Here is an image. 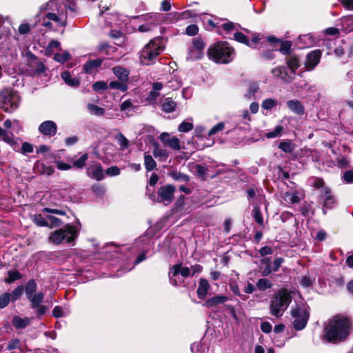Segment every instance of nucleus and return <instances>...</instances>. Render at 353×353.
<instances>
[{
    "instance_id": "obj_23",
    "label": "nucleus",
    "mask_w": 353,
    "mask_h": 353,
    "mask_svg": "<svg viewBox=\"0 0 353 353\" xmlns=\"http://www.w3.org/2000/svg\"><path fill=\"white\" fill-rule=\"evenodd\" d=\"M286 104L288 108L296 114L303 115L305 113V108L299 100H289Z\"/></svg>"
},
{
    "instance_id": "obj_5",
    "label": "nucleus",
    "mask_w": 353,
    "mask_h": 353,
    "mask_svg": "<svg viewBox=\"0 0 353 353\" xmlns=\"http://www.w3.org/2000/svg\"><path fill=\"white\" fill-rule=\"evenodd\" d=\"M79 230L72 224H66L60 229L50 233L49 241L54 245H59L64 241L67 243H72L79 235Z\"/></svg>"
},
{
    "instance_id": "obj_3",
    "label": "nucleus",
    "mask_w": 353,
    "mask_h": 353,
    "mask_svg": "<svg viewBox=\"0 0 353 353\" xmlns=\"http://www.w3.org/2000/svg\"><path fill=\"white\" fill-rule=\"evenodd\" d=\"M158 38L151 39L139 52L140 63L143 65H152L156 63L157 57L163 51Z\"/></svg>"
},
{
    "instance_id": "obj_49",
    "label": "nucleus",
    "mask_w": 353,
    "mask_h": 353,
    "mask_svg": "<svg viewBox=\"0 0 353 353\" xmlns=\"http://www.w3.org/2000/svg\"><path fill=\"white\" fill-rule=\"evenodd\" d=\"M153 154L155 157H159L163 160H166L169 157V152L165 149L155 147L153 150Z\"/></svg>"
},
{
    "instance_id": "obj_28",
    "label": "nucleus",
    "mask_w": 353,
    "mask_h": 353,
    "mask_svg": "<svg viewBox=\"0 0 353 353\" xmlns=\"http://www.w3.org/2000/svg\"><path fill=\"white\" fill-rule=\"evenodd\" d=\"M261 47L259 48V57L261 60L263 61H270L275 59L276 55L275 53L272 52V50H270L268 48H263L261 50Z\"/></svg>"
},
{
    "instance_id": "obj_14",
    "label": "nucleus",
    "mask_w": 353,
    "mask_h": 353,
    "mask_svg": "<svg viewBox=\"0 0 353 353\" xmlns=\"http://www.w3.org/2000/svg\"><path fill=\"white\" fill-rule=\"evenodd\" d=\"M322 52L317 49L311 51L306 56L305 66L308 70H313L319 63Z\"/></svg>"
},
{
    "instance_id": "obj_15",
    "label": "nucleus",
    "mask_w": 353,
    "mask_h": 353,
    "mask_svg": "<svg viewBox=\"0 0 353 353\" xmlns=\"http://www.w3.org/2000/svg\"><path fill=\"white\" fill-rule=\"evenodd\" d=\"M87 174L91 179L98 181H102L105 178L103 167L99 163L91 165L87 170Z\"/></svg>"
},
{
    "instance_id": "obj_32",
    "label": "nucleus",
    "mask_w": 353,
    "mask_h": 353,
    "mask_svg": "<svg viewBox=\"0 0 353 353\" xmlns=\"http://www.w3.org/2000/svg\"><path fill=\"white\" fill-rule=\"evenodd\" d=\"M279 148L285 153H292L295 149V145L290 140L279 143Z\"/></svg>"
},
{
    "instance_id": "obj_21",
    "label": "nucleus",
    "mask_w": 353,
    "mask_h": 353,
    "mask_svg": "<svg viewBox=\"0 0 353 353\" xmlns=\"http://www.w3.org/2000/svg\"><path fill=\"white\" fill-rule=\"evenodd\" d=\"M103 58H98L97 59H89L83 65V70L86 74H92L94 70L101 67L103 62Z\"/></svg>"
},
{
    "instance_id": "obj_25",
    "label": "nucleus",
    "mask_w": 353,
    "mask_h": 353,
    "mask_svg": "<svg viewBox=\"0 0 353 353\" xmlns=\"http://www.w3.org/2000/svg\"><path fill=\"white\" fill-rule=\"evenodd\" d=\"M61 77L64 82L73 88H77L80 85V81L78 78H72L71 74L69 71H64L61 74Z\"/></svg>"
},
{
    "instance_id": "obj_2",
    "label": "nucleus",
    "mask_w": 353,
    "mask_h": 353,
    "mask_svg": "<svg viewBox=\"0 0 353 353\" xmlns=\"http://www.w3.org/2000/svg\"><path fill=\"white\" fill-rule=\"evenodd\" d=\"M209 59L219 64H228L234 59V49L227 41H217L208 48Z\"/></svg>"
},
{
    "instance_id": "obj_39",
    "label": "nucleus",
    "mask_w": 353,
    "mask_h": 353,
    "mask_svg": "<svg viewBox=\"0 0 353 353\" xmlns=\"http://www.w3.org/2000/svg\"><path fill=\"white\" fill-rule=\"evenodd\" d=\"M252 214H253L254 221L259 225H260L262 228H263L264 227L263 218V215H262V213L261 212L259 207L256 206L254 208V209L252 210Z\"/></svg>"
},
{
    "instance_id": "obj_29",
    "label": "nucleus",
    "mask_w": 353,
    "mask_h": 353,
    "mask_svg": "<svg viewBox=\"0 0 353 353\" xmlns=\"http://www.w3.org/2000/svg\"><path fill=\"white\" fill-rule=\"evenodd\" d=\"M29 323L30 321L28 318L22 319L19 316H14L12 320V325L17 329H23Z\"/></svg>"
},
{
    "instance_id": "obj_51",
    "label": "nucleus",
    "mask_w": 353,
    "mask_h": 353,
    "mask_svg": "<svg viewBox=\"0 0 353 353\" xmlns=\"http://www.w3.org/2000/svg\"><path fill=\"white\" fill-rule=\"evenodd\" d=\"M47 219L49 221L48 228H52L54 227H60L63 223L62 221L60 219L53 216L52 215H48Z\"/></svg>"
},
{
    "instance_id": "obj_64",
    "label": "nucleus",
    "mask_w": 353,
    "mask_h": 353,
    "mask_svg": "<svg viewBox=\"0 0 353 353\" xmlns=\"http://www.w3.org/2000/svg\"><path fill=\"white\" fill-rule=\"evenodd\" d=\"M260 327H261V331L265 334L270 333L272 330V326L271 323L268 321L262 322Z\"/></svg>"
},
{
    "instance_id": "obj_50",
    "label": "nucleus",
    "mask_w": 353,
    "mask_h": 353,
    "mask_svg": "<svg viewBox=\"0 0 353 353\" xmlns=\"http://www.w3.org/2000/svg\"><path fill=\"white\" fill-rule=\"evenodd\" d=\"M277 105V101L271 98L263 101L261 107L264 110H271Z\"/></svg>"
},
{
    "instance_id": "obj_4",
    "label": "nucleus",
    "mask_w": 353,
    "mask_h": 353,
    "mask_svg": "<svg viewBox=\"0 0 353 353\" xmlns=\"http://www.w3.org/2000/svg\"><path fill=\"white\" fill-rule=\"evenodd\" d=\"M292 292L285 288L279 290L271 299L270 310V313L276 317L282 315L281 310H285L292 301Z\"/></svg>"
},
{
    "instance_id": "obj_10",
    "label": "nucleus",
    "mask_w": 353,
    "mask_h": 353,
    "mask_svg": "<svg viewBox=\"0 0 353 353\" xmlns=\"http://www.w3.org/2000/svg\"><path fill=\"white\" fill-rule=\"evenodd\" d=\"M27 65L32 76H39L47 70L46 65L31 51L26 52Z\"/></svg>"
},
{
    "instance_id": "obj_17",
    "label": "nucleus",
    "mask_w": 353,
    "mask_h": 353,
    "mask_svg": "<svg viewBox=\"0 0 353 353\" xmlns=\"http://www.w3.org/2000/svg\"><path fill=\"white\" fill-rule=\"evenodd\" d=\"M271 73L274 77L279 78L285 82H290L293 79L289 75L287 68L284 65H279L272 68Z\"/></svg>"
},
{
    "instance_id": "obj_27",
    "label": "nucleus",
    "mask_w": 353,
    "mask_h": 353,
    "mask_svg": "<svg viewBox=\"0 0 353 353\" xmlns=\"http://www.w3.org/2000/svg\"><path fill=\"white\" fill-rule=\"evenodd\" d=\"M27 299L30 301V307L32 309H36L41 305L44 299V294L41 292L37 294H33Z\"/></svg>"
},
{
    "instance_id": "obj_48",
    "label": "nucleus",
    "mask_w": 353,
    "mask_h": 353,
    "mask_svg": "<svg viewBox=\"0 0 353 353\" xmlns=\"http://www.w3.org/2000/svg\"><path fill=\"white\" fill-rule=\"evenodd\" d=\"M116 139L119 144V146L121 149H125L129 145V141L126 139V137L122 134L121 132H119L117 137Z\"/></svg>"
},
{
    "instance_id": "obj_59",
    "label": "nucleus",
    "mask_w": 353,
    "mask_h": 353,
    "mask_svg": "<svg viewBox=\"0 0 353 353\" xmlns=\"http://www.w3.org/2000/svg\"><path fill=\"white\" fill-rule=\"evenodd\" d=\"M199 32V27L196 24H191L186 27L185 33L188 36H195Z\"/></svg>"
},
{
    "instance_id": "obj_18",
    "label": "nucleus",
    "mask_w": 353,
    "mask_h": 353,
    "mask_svg": "<svg viewBox=\"0 0 353 353\" xmlns=\"http://www.w3.org/2000/svg\"><path fill=\"white\" fill-rule=\"evenodd\" d=\"M33 170L35 173L46 174L48 176L52 175L54 172V169L52 165H46L41 161H37L34 163Z\"/></svg>"
},
{
    "instance_id": "obj_16",
    "label": "nucleus",
    "mask_w": 353,
    "mask_h": 353,
    "mask_svg": "<svg viewBox=\"0 0 353 353\" xmlns=\"http://www.w3.org/2000/svg\"><path fill=\"white\" fill-rule=\"evenodd\" d=\"M285 56V63L287 65V68L290 70L292 74H295L296 70L301 66L300 57L297 54L292 52L290 55Z\"/></svg>"
},
{
    "instance_id": "obj_8",
    "label": "nucleus",
    "mask_w": 353,
    "mask_h": 353,
    "mask_svg": "<svg viewBox=\"0 0 353 353\" xmlns=\"http://www.w3.org/2000/svg\"><path fill=\"white\" fill-rule=\"evenodd\" d=\"M261 48H268L272 50L274 53L279 51L283 55H290L292 52V43L289 40H283L270 34L266 37V40L260 43Z\"/></svg>"
},
{
    "instance_id": "obj_26",
    "label": "nucleus",
    "mask_w": 353,
    "mask_h": 353,
    "mask_svg": "<svg viewBox=\"0 0 353 353\" xmlns=\"http://www.w3.org/2000/svg\"><path fill=\"white\" fill-rule=\"evenodd\" d=\"M176 108V103L170 97L165 99L162 102L161 110L166 113L173 112Z\"/></svg>"
},
{
    "instance_id": "obj_63",
    "label": "nucleus",
    "mask_w": 353,
    "mask_h": 353,
    "mask_svg": "<svg viewBox=\"0 0 353 353\" xmlns=\"http://www.w3.org/2000/svg\"><path fill=\"white\" fill-rule=\"evenodd\" d=\"M20 343L21 342L19 339H12L8 342L7 349L9 350L18 349L19 348Z\"/></svg>"
},
{
    "instance_id": "obj_24",
    "label": "nucleus",
    "mask_w": 353,
    "mask_h": 353,
    "mask_svg": "<svg viewBox=\"0 0 353 353\" xmlns=\"http://www.w3.org/2000/svg\"><path fill=\"white\" fill-rule=\"evenodd\" d=\"M114 74L119 79V81L127 83L128 81L129 72L121 66H116L112 69Z\"/></svg>"
},
{
    "instance_id": "obj_6",
    "label": "nucleus",
    "mask_w": 353,
    "mask_h": 353,
    "mask_svg": "<svg viewBox=\"0 0 353 353\" xmlns=\"http://www.w3.org/2000/svg\"><path fill=\"white\" fill-rule=\"evenodd\" d=\"M146 190L148 198L152 201L168 205L174 201L176 188L172 184H166L159 187L156 194L148 187L146 188Z\"/></svg>"
},
{
    "instance_id": "obj_38",
    "label": "nucleus",
    "mask_w": 353,
    "mask_h": 353,
    "mask_svg": "<svg viewBox=\"0 0 353 353\" xmlns=\"http://www.w3.org/2000/svg\"><path fill=\"white\" fill-rule=\"evenodd\" d=\"M256 285L259 290L265 291L271 288L272 283L268 279L262 278L258 280Z\"/></svg>"
},
{
    "instance_id": "obj_57",
    "label": "nucleus",
    "mask_w": 353,
    "mask_h": 353,
    "mask_svg": "<svg viewBox=\"0 0 353 353\" xmlns=\"http://www.w3.org/2000/svg\"><path fill=\"white\" fill-rule=\"evenodd\" d=\"M192 123L183 121L178 127V130L181 132H188L193 129Z\"/></svg>"
},
{
    "instance_id": "obj_37",
    "label": "nucleus",
    "mask_w": 353,
    "mask_h": 353,
    "mask_svg": "<svg viewBox=\"0 0 353 353\" xmlns=\"http://www.w3.org/2000/svg\"><path fill=\"white\" fill-rule=\"evenodd\" d=\"M170 176L177 181L188 182L190 181V176L184 173H181L177 171H172L170 172Z\"/></svg>"
},
{
    "instance_id": "obj_58",
    "label": "nucleus",
    "mask_w": 353,
    "mask_h": 353,
    "mask_svg": "<svg viewBox=\"0 0 353 353\" xmlns=\"http://www.w3.org/2000/svg\"><path fill=\"white\" fill-rule=\"evenodd\" d=\"M121 173L120 169L116 166L112 165L108 168H107L105 171V174L110 176H114L119 175Z\"/></svg>"
},
{
    "instance_id": "obj_33",
    "label": "nucleus",
    "mask_w": 353,
    "mask_h": 353,
    "mask_svg": "<svg viewBox=\"0 0 353 353\" xmlns=\"http://www.w3.org/2000/svg\"><path fill=\"white\" fill-rule=\"evenodd\" d=\"M234 39L241 43H243L250 48H255L254 46H252V44L250 43V40L248 39V37L244 34L243 33L241 32H236L234 34Z\"/></svg>"
},
{
    "instance_id": "obj_62",
    "label": "nucleus",
    "mask_w": 353,
    "mask_h": 353,
    "mask_svg": "<svg viewBox=\"0 0 353 353\" xmlns=\"http://www.w3.org/2000/svg\"><path fill=\"white\" fill-rule=\"evenodd\" d=\"M31 30V27L28 23H21L18 28L19 33L21 35L28 34Z\"/></svg>"
},
{
    "instance_id": "obj_60",
    "label": "nucleus",
    "mask_w": 353,
    "mask_h": 353,
    "mask_svg": "<svg viewBox=\"0 0 353 353\" xmlns=\"http://www.w3.org/2000/svg\"><path fill=\"white\" fill-rule=\"evenodd\" d=\"M33 151H34V147L31 143H30L28 142H24L22 143L20 152L23 154H26L28 153H32Z\"/></svg>"
},
{
    "instance_id": "obj_41",
    "label": "nucleus",
    "mask_w": 353,
    "mask_h": 353,
    "mask_svg": "<svg viewBox=\"0 0 353 353\" xmlns=\"http://www.w3.org/2000/svg\"><path fill=\"white\" fill-rule=\"evenodd\" d=\"M110 89H117L122 92L127 91L128 87L126 83L123 81H111L108 86Z\"/></svg>"
},
{
    "instance_id": "obj_44",
    "label": "nucleus",
    "mask_w": 353,
    "mask_h": 353,
    "mask_svg": "<svg viewBox=\"0 0 353 353\" xmlns=\"http://www.w3.org/2000/svg\"><path fill=\"white\" fill-rule=\"evenodd\" d=\"M87 108L90 111H91L94 114L97 116H103L104 115L105 110L103 108L98 106L97 105L88 103L87 105Z\"/></svg>"
},
{
    "instance_id": "obj_36",
    "label": "nucleus",
    "mask_w": 353,
    "mask_h": 353,
    "mask_svg": "<svg viewBox=\"0 0 353 353\" xmlns=\"http://www.w3.org/2000/svg\"><path fill=\"white\" fill-rule=\"evenodd\" d=\"M144 164L145 170L148 172L154 170L157 167V163L150 154H145L144 156Z\"/></svg>"
},
{
    "instance_id": "obj_53",
    "label": "nucleus",
    "mask_w": 353,
    "mask_h": 353,
    "mask_svg": "<svg viewBox=\"0 0 353 353\" xmlns=\"http://www.w3.org/2000/svg\"><path fill=\"white\" fill-rule=\"evenodd\" d=\"M168 145L175 150H179L181 149L180 141L176 137H172L171 139L167 140Z\"/></svg>"
},
{
    "instance_id": "obj_46",
    "label": "nucleus",
    "mask_w": 353,
    "mask_h": 353,
    "mask_svg": "<svg viewBox=\"0 0 353 353\" xmlns=\"http://www.w3.org/2000/svg\"><path fill=\"white\" fill-rule=\"evenodd\" d=\"M88 159V154L87 153L83 154L79 159L74 161L73 167L78 169H83L86 165V161Z\"/></svg>"
},
{
    "instance_id": "obj_61",
    "label": "nucleus",
    "mask_w": 353,
    "mask_h": 353,
    "mask_svg": "<svg viewBox=\"0 0 353 353\" xmlns=\"http://www.w3.org/2000/svg\"><path fill=\"white\" fill-rule=\"evenodd\" d=\"M342 179L346 183L350 184L353 183V170L345 171L343 176Z\"/></svg>"
},
{
    "instance_id": "obj_1",
    "label": "nucleus",
    "mask_w": 353,
    "mask_h": 353,
    "mask_svg": "<svg viewBox=\"0 0 353 353\" xmlns=\"http://www.w3.org/2000/svg\"><path fill=\"white\" fill-rule=\"evenodd\" d=\"M352 323L347 316L337 314L325 325L324 339L328 343H336L345 341L350 334Z\"/></svg>"
},
{
    "instance_id": "obj_43",
    "label": "nucleus",
    "mask_w": 353,
    "mask_h": 353,
    "mask_svg": "<svg viewBox=\"0 0 353 353\" xmlns=\"http://www.w3.org/2000/svg\"><path fill=\"white\" fill-rule=\"evenodd\" d=\"M23 291L24 286H17L11 293H10L11 302H15L16 301L19 299Z\"/></svg>"
},
{
    "instance_id": "obj_12",
    "label": "nucleus",
    "mask_w": 353,
    "mask_h": 353,
    "mask_svg": "<svg viewBox=\"0 0 353 353\" xmlns=\"http://www.w3.org/2000/svg\"><path fill=\"white\" fill-rule=\"evenodd\" d=\"M205 44L201 37L199 35L192 40V48L189 52L191 60H199L203 57V50Z\"/></svg>"
},
{
    "instance_id": "obj_52",
    "label": "nucleus",
    "mask_w": 353,
    "mask_h": 353,
    "mask_svg": "<svg viewBox=\"0 0 353 353\" xmlns=\"http://www.w3.org/2000/svg\"><path fill=\"white\" fill-rule=\"evenodd\" d=\"M283 130V127L282 125H276L274 130L268 132L266 133L265 137L268 139L275 138L281 134L282 131Z\"/></svg>"
},
{
    "instance_id": "obj_35",
    "label": "nucleus",
    "mask_w": 353,
    "mask_h": 353,
    "mask_svg": "<svg viewBox=\"0 0 353 353\" xmlns=\"http://www.w3.org/2000/svg\"><path fill=\"white\" fill-rule=\"evenodd\" d=\"M60 45V42L57 40L50 41L48 46L45 49V55H46L47 57L52 56L54 53V48L61 50Z\"/></svg>"
},
{
    "instance_id": "obj_40",
    "label": "nucleus",
    "mask_w": 353,
    "mask_h": 353,
    "mask_svg": "<svg viewBox=\"0 0 353 353\" xmlns=\"http://www.w3.org/2000/svg\"><path fill=\"white\" fill-rule=\"evenodd\" d=\"M71 59V54L69 52L65 51L63 53H56L54 55L53 59L59 63H64Z\"/></svg>"
},
{
    "instance_id": "obj_7",
    "label": "nucleus",
    "mask_w": 353,
    "mask_h": 353,
    "mask_svg": "<svg viewBox=\"0 0 353 353\" xmlns=\"http://www.w3.org/2000/svg\"><path fill=\"white\" fill-rule=\"evenodd\" d=\"M20 103V96L17 91L11 88H6L0 91V108L11 113L17 110Z\"/></svg>"
},
{
    "instance_id": "obj_47",
    "label": "nucleus",
    "mask_w": 353,
    "mask_h": 353,
    "mask_svg": "<svg viewBox=\"0 0 353 353\" xmlns=\"http://www.w3.org/2000/svg\"><path fill=\"white\" fill-rule=\"evenodd\" d=\"M259 90V85L257 82H252L249 85V88L246 94L245 95L247 98L251 99Z\"/></svg>"
},
{
    "instance_id": "obj_34",
    "label": "nucleus",
    "mask_w": 353,
    "mask_h": 353,
    "mask_svg": "<svg viewBox=\"0 0 353 353\" xmlns=\"http://www.w3.org/2000/svg\"><path fill=\"white\" fill-rule=\"evenodd\" d=\"M12 136H9L6 130L3 129L0 127V140L3 141L10 145L15 144V140L13 138V134L11 133Z\"/></svg>"
},
{
    "instance_id": "obj_55",
    "label": "nucleus",
    "mask_w": 353,
    "mask_h": 353,
    "mask_svg": "<svg viewBox=\"0 0 353 353\" xmlns=\"http://www.w3.org/2000/svg\"><path fill=\"white\" fill-rule=\"evenodd\" d=\"M225 124L223 122H219L215 125H214L208 132V136L211 137L218 132L221 131L224 129Z\"/></svg>"
},
{
    "instance_id": "obj_9",
    "label": "nucleus",
    "mask_w": 353,
    "mask_h": 353,
    "mask_svg": "<svg viewBox=\"0 0 353 353\" xmlns=\"http://www.w3.org/2000/svg\"><path fill=\"white\" fill-rule=\"evenodd\" d=\"M318 203L322 205V212L327 214V210L334 209L337 201L329 187H325L318 196Z\"/></svg>"
},
{
    "instance_id": "obj_13",
    "label": "nucleus",
    "mask_w": 353,
    "mask_h": 353,
    "mask_svg": "<svg viewBox=\"0 0 353 353\" xmlns=\"http://www.w3.org/2000/svg\"><path fill=\"white\" fill-rule=\"evenodd\" d=\"M38 130L44 136L52 137L57 132V125L53 121L48 120L42 122L39 125Z\"/></svg>"
},
{
    "instance_id": "obj_30",
    "label": "nucleus",
    "mask_w": 353,
    "mask_h": 353,
    "mask_svg": "<svg viewBox=\"0 0 353 353\" xmlns=\"http://www.w3.org/2000/svg\"><path fill=\"white\" fill-rule=\"evenodd\" d=\"M37 284L34 279H30L26 286L24 287V291L26 296L30 297L32 294H34L37 291Z\"/></svg>"
},
{
    "instance_id": "obj_31",
    "label": "nucleus",
    "mask_w": 353,
    "mask_h": 353,
    "mask_svg": "<svg viewBox=\"0 0 353 353\" xmlns=\"http://www.w3.org/2000/svg\"><path fill=\"white\" fill-rule=\"evenodd\" d=\"M23 276L18 270H9L8 277L5 278L4 281L6 283H12L22 279Z\"/></svg>"
},
{
    "instance_id": "obj_45",
    "label": "nucleus",
    "mask_w": 353,
    "mask_h": 353,
    "mask_svg": "<svg viewBox=\"0 0 353 353\" xmlns=\"http://www.w3.org/2000/svg\"><path fill=\"white\" fill-rule=\"evenodd\" d=\"M207 171L208 168L203 165L199 164L195 165V172L201 180H206Z\"/></svg>"
},
{
    "instance_id": "obj_56",
    "label": "nucleus",
    "mask_w": 353,
    "mask_h": 353,
    "mask_svg": "<svg viewBox=\"0 0 353 353\" xmlns=\"http://www.w3.org/2000/svg\"><path fill=\"white\" fill-rule=\"evenodd\" d=\"M108 86L107 83L103 81H97L92 84V88L95 92L105 90L109 88Z\"/></svg>"
},
{
    "instance_id": "obj_54",
    "label": "nucleus",
    "mask_w": 353,
    "mask_h": 353,
    "mask_svg": "<svg viewBox=\"0 0 353 353\" xmlns=\"http://www.w3.org/2000/svg\"><path fill=\"white\" fill-rule=\"evenodd\" d=\"M11 301L10 295L8 292H4L0 295V308L6 307Z\"/></svg>"
},
{
    "instance_id": "obj_42",
    "label": "nucleus",
    "mask_w": 353,
    "mask_h": 353,
    "mask_svg": "<svg viewBox=\"0 0 353 353\" xmlns=\"http://www.w3.org/2000/svg\"><path fill=\"white\" fill-rule=\"evenodd\" d=\"M33 221L39 227H48L49 225L48 219L43 217L41 214H35Z\"/></svg>"
},
{
    "instance_id": "obj_20",
    "label": "nucleus",
    "mask_w": 353,
    "mask_h": 353,
    "mask_svg": "<svg viewBox=\"0 0 353 353\" xmlns=\"http://www.w3.org/2000/svg\"><path fill=\"white\" fill-rule=\"evenodd\" d=\"M228 300L227 296L218 294L207 299L203 304V306L207 308L215 307L219 304H223Z\"/></svg>"
},
{
    "instance_id": "obj_11",
    "label": "nucleus",
    "mask_w": 353,
    "mask_h": 353,
    "mask_svg": "<svg viewBox=\"0 0 353 353\" xmlns=\"http://www.w3.org/2000/svg\"><path fill=\"white\" fill-rule=\"evenodd\" d=\"M179 274L184 278L192 276L191 269L188 267H182V263L172 265L169 268L168 277L170 283L174 287H179L181 285V282L174 279Z\"/></svg>"
},
{
    "instance_id": "obj_19",
    "label": "nucleus",
    "mask_w": 353,
    "mask_h": 353,
    "mask_svg": "<svg viewBox=\"0 0 353 353\" xmlns=\"http://www.w3.org/2000/svg\"><path fill=\"white\" fill-rule=\"evenodd\" d=\"M210 289V285L208 281L205 278H201L199 281V286L196 290L198 299L200 300L205 299Z\"/></svg>"
},
{
    "instance_id": "obj_22",
    "label": "nucleus",
    "mask_w": 353,
    "mask_h": 353,
    "mask_svg": "<svg viewBox=\"0 0 353 353\" xmlns=\"http://www.w3.org/2000/svg\"><path fill=\"white\" fill-rule=\"evenodd\" d=\"M310 317V313L307 310L303 312V315L297 319H295L293 322L294 328L296 330H301L304 329Z\"/></svg>"
}]
</instances>
